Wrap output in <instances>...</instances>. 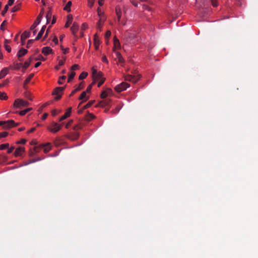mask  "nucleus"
Masks as SVG:
<instances>
[{
  "label": "nucleus",
  "instance_id": "8fccbe9b",
  "mask_svg": "<svg viewBox=\"0 0 258 258\" xmlns=\"http://www.w3.org/2000/svg\"><path fill=\"white\" fill-rule=\"evenodd\" d=\"M7 21L6 20L3 21V22L1 25V26H0L1 30H5V27H4L7 24Z\"/></svg>",
  "mask_w": 258,
  "mask_h": 258
},
{
  "label": "nucleus",
  "instance_id": "6ab92c4d",
  "mask_svg": "<svg viewBox=\"0 0 258 258\" xmlns=\"http://www.w3.org/2000/svg\"><path fill=\"white\" fill-rule=\"evenodd\" d=\"M42 148H43V151L44 153H47L51 149V146L50 143H47L45 145H42Z\"/></svg>",
  "mask_w": 258,
  "mask_h": 258
},
{
  "label": "nucleus",
  "instance_id": "1a4fd4ad",
  "mask_svg": "<svg viewBox=\"0 0 258 258\" xmlns=\"http://www.w3.org/2000/svg\"><path fill=\"white\" fill-rule=\"evenodd\" d=\"M83 87H84L83 82H82L79 84L78 86L75 89H74V90L72 91V92H71V93L70 95V97L73 96L77 92L82 89L83 88Z\"/></svg>",
  "mask_w": 258,
  "mask_h": 258
},
{
  "label": "nucleus",
  "instance_id": "13d9d810",
  "mask_svg": "<svg viewBox=\"0 0 258 258\" xmlns=\"http://www.w3.org/2000/svg\"><path fill=\"white\" fill-rule=\"evenodd\" d=\"M102 61L105 63H108V61L107 59V57L105 55H103L102 57Z\"/></svg>",
  "mask_w": 258,
  "mask_h": 258
},
{
  "label": "nucleus",
  "instance_id": "e433bc0d",
  "mask_svg": "<svg viewBox=\"0 0 258 258\" xmlns=\"http://www.w3.org/2000/svg\"><path fill=\"white\" fill-rule=\"evenodd\" d=\"M21 66V63H16L14 64V67H10V68H14V69L16 70H19L20 69V67Z\"/></svg>",
  "mask_w": 258,
  "mask_h": 258
},
{
  "label": "nucleus",
  "instance_id": "dca6fc26",
  "mask_svg": "<svg viewBox=\"0 0 258 258\" xmlns=\"http://www.w3.org/2000/svg\"><path fill=\"white\" fill-rule=\"evenodd\" d=\"M24 152V148H23V147H20L19 148H18L15 153H14V155L16 156V157H18V156H20L22 153H23Z\"/></svg>",
  "mask_w": 258,
  "mask_h": 258
},
{
  "label": "nucleus",
  "instance_id": "9b49d317",
  "mask_svg": "<svg viewBox=\"0 0 258 258\" xmlns=\"http://www.w3.org/2000/svg\"><path fill=\"white\" fill-rule=\"evenodd\" d=\"M42 52L45 55H47L49 53H51L52 52V49L50 47H44L42 48Z\"/></svg>",
  "mask_w": 258,
  "mask_h": 258
},
{
  "label": "nucleus",
  "instance_id": "5701e85b",
  "mask_svg": "<svg viewBox=\"0 0 258 258\" xmlns=\"http://www.w3.org/2000/svg\"><path fill=\"white\" fill-rule=\"evenodd\" d=\"M34 76V74H31L29 75V76H28V77L25 80V82H24V87H25V86H26V85L27 84H28L30 81H31V80L32 79V78Z\"/></svg>",
  "mask_w": 258,
  "mask_h": 258
},
{
  "label": "nucleus",
  "instance_id": "2eb2a0df",
  "mask_svg": "<svg viewBox=\"0 0 258 258\" xmlns=\"http://www.w3.org/2000/svg\"><path fill=\"white\" fill-rule=\"evenodd\" d=\"M113 41H114L113 42H114V47H113V51H115V49L116 48H120V45L119 40L116 37H114Z\"/></svg>",
  "mask_w": 258,
  "mask_h": 258
},
{
  "label": "nucleus",
  "instance_id": "c85d7f7f",
  "mask_svg": "<svg viewBox=\"0 0 258 258\" xmlns=\"http://www.w3.org/2000/svg\"><path fill=\"white\" fill-rule=\"evenodd\" d=\"M87 76H88V73L87 72H83L79 76V79L83 80V79L86 78Z\"/></svg>",
  "mask_w": 258,
  "mask_h": 258
},
{
  "label": "nucleus",
  "instance_id": "09e8293b",
  "mask_svg": "<svg viewBox=\"0 0 258 258\" xmlns=\"http://www.w3.org/2000/svg\"><path fill=\"white\" fill-rule=\"evenodd\" d=\"M103 101L104 102V104H105V106L109 105L110 103V100L108 99L103 100Z\"/></svg>",
  "mask_w": 258,
  "mask_h": 258
},
{
  "label": "nucleus",
  "instance_id": "37998d69",
  "mask_svg": "<svg viewBox=\"0 0 258 258\" xmlns=\"http://www.w3.org/2000/svg\"><path fill=\"white\" fill-rule=\"evenodd\" d=\"M97 13L100 18H102V17L104 15V13L101 12L100 8H98L97 9Z\"/></svg>",
  "mask_w": 258,
  "mask_h": 258
},
{
  "label": "nucleus",
  "instance_id": "c03bdc74",
  "mask_svg": "<svg viewBox=\"0 0 258 258\" xmlns=\"http://www.w3.org/2000/svg\"><path fill=\"white\" fill-rule=\"evenodd\" d=\"M117 106V107H116V108H115V110H112V112L113 113H118L119 112V110L120 109L121 106L120 105H118Z\"/></svg>",
  "mask_w": 258,
  "mask_h": 258
},
{
  "label": "nucleus",
  "instance_id": "9d476101",
  "mask_svg": "<svg viewBox=\"0 0 258 258\" xmlns=\"http://www.w3.org/2000/svg\"><path fill=\"white\" fill-rule=\"evenodd\" d=\"M89 99V97L86 96V92L83 91L80 96L79 98V100H82V102L80 103L79 106L81 105V103H83L85 101H86Z\"/></svg>",
  "mask_w": 258,
  "mask_h": 258
},
{
  "label": "nucleus",
  "instance_id": "412c9836",
  "mask_svg": "<svg viewBox=\"0 0 258 258\" xmlns=\"http://www.w3.org/2000/svg\"><path fill=\"white\" fill-rule=\"evenodd\" d=\"M116 53V57L118 59V62L119 63H123L124 62V59L122 57L120 52L118 51H115Z\"/></svg>",
  "mask_w": 258,
  "mask_h": 258
},
{
  "label": "nucleus",
  "instance_id": "423d86ee",
  "mask_svg": "<svg viewBox=\"0 0 258 258\" xmlns=\"http://www.w3.org/2000/svg\"><path fill=\"white\" fill-rule=\"evenodd\" d=\"M43 9H42L40 14L38 16V17L36 18V20L33 23V24L31 26L30 29L31 30H34V29L37 27V26L40 23L41 19L43 17Z\"/></svg>",
  "mask_w": 258,
  "mask_h": 258
},
{
  "label": "nucleus",
  "instance_id": "aec40b11",
  "mask_svg": "<svg viewBox=\"0 0 258 258\" xmlns=\"http://www.w3.org/2000/svg\"><path fill=\"white\" fill-rule=\"evenodd\" d=\"M111 90L110 89H108L105 91H103L100 95V97L102 99L105 98L108 95V93H110L111 92Z\"/></svg>",
  "mask_w": 258,
  "mask_h": 258
},
{
  "label": "nucleus",
  "instance_id": "f8f14e48",
  "mask_svg": "<svg viewBox=\"0 0 258 258\" xmlns=\"http://www.w3.org/2000/svg\"><path fill=\"white\" fill-rule=\"evenodd\" d=\"M9 70V68H5L1 70L0 72V79L4 78L8 74Z\"/></svg>",
  "mask_w": 258,
  "mask_h": 258
},
{
  "label": "nucleus",
  "instance_id": "f03ea898",
  "mask_svg": "<svg viewBox=\"0 0 258 258\" xmlns=\"http://www.w3.org/2000/svg\"><path fill=\"white\" fill-rule=\"evenodd\" d=\"M65 87H66V86L62 87H57L55 88V89L54 90V91H53V92L52 93V95L55 96V97L54 98V99L55 100H58L61 98V95H62V93L64 90Z\"/></svg>",
  "mask_w": 258,
  "mask_h": 258
},
{
  "label": "nucleus",
  "instance_id": "bb28decb",
  "mask_svg": "<svg viewBox=\"0 0 258 258\" xmlns=\"http://www.w3.org/2000/svg\"><path fill=\"white\" fill-rule=\"evenodd\" d=\"M66 60V57H63V60H60L58 62V65L55 66V68L56 70H58L59 69L60 66L63 65L64 63V61Z\"/></svg>",
  "mask_w": 258,
  "mask_h": 258
},
{
  "label": "nucleus",
  "instance_id": "2f4dec72",
  "mask_svg": "<svg viewBox=\"0 0 258 258\" xmlns=\"http://www.w3.org/2000/svg\"><path fill=\"white\" fill-rule=\"evenodd\" d=\"M94 118L95 116L93 114L90 113H88V114L86 116V120L88 121H90Z\"/></svg>",
  "mask_w": 258,
  "mask_h": 258
},
{
  "label": "nucleus",
  "instance_id": "c756f323",
  "mask_svg": "<svg viewBox=\"0 0 258 258\" xmlns=\"http://www.w3.org/2000/svg\"><path fill=\"white\" fill-rule=\"evenodd\" d=\"M51 16H52V13H51V11L50 10H49V11L47 12L46 16V20H47V23H48L49 22V21H50V20L51 18Z\"/></svg>",
  "mask_w": 258,
  "mask_h": 258
},
{
  "label": "nucleus",
  "instance_id": "ea45409f",
  "mask_svg": "<svg viewBox=\"0 0 258 258\" xmlns=\"http://www.w3.org/2000/svg\"><path fill=\"white\" fill-rule=\"evenodd\" d=\"M66 79V76H62L60 77L58 81V83L60 85L62 84L63 82L62 81Z\"/></svg>",
  "mask_w": 258,
  "mask_h": 258
},
{
  "label": "nucleus",
  "instance_id": "f3484780",
  "mask_svg": "<svg viewBox=\"0 0 258 258\" xmlns=\"http://www.w3.org/2000/svg\"><path fill=\"white\" fill-rule=\"evenodd\" d=\"M30 36V32L29 31H24L21 36V39L22 41H24L27 38H29Z\"/></svg>",
  "mask_w": 258,
  "mask_h": 258
},
{
  "label": "nucleus",
  "instance_id": "680f3d73",
  "mask_svg": "<svg viewBox=\"0 0 258 258\" xmlns=\"http://www.w3.org/2000/svg\"><path fill=\"white\" fill-rule=\"evenodd\" d=\"M61 49H62V51H63V53L64 54H67V53H68V52H69V49L68 48H67L63 49V48H62V46H61Z\"/></svg>",
  "mask_w": 258,
  "mask_h": 258
},
{
  "label": "nucleus",
  "instance_id": "c9c22d12",
  "mask_svg": "<svg viewBox=\"0 0 258 258\" xmlns=\"http://www.w3.org/2000/svg\"><path fill=\"white\" fill-rule=\"evenodd\" d=\"M7 98L8 97L6 93L0 92V99L6 100Z\"/></svg>",
  "mask_w": 258,
  "mask_h": 258
},
{
  "label": "nucleus",
  "instance_id": "a878e982",
  "mask_svg": "<svg viewBox=\"0 0 258 258\" xmlns=\"http://www.w3.org/2000/svg\"><path fill=\"white\" fill-rule=\"evenodd\" d=\"M141 78V76L140 75H133L132 79V82L133 83H136L137 81H138Z\"/></svg>",
  "mask_w": 258,
  "mask_h": 258
},
{
  "label": "nucleus",
  "instance_id": "603ef678",
  "mask_svg": "<svg viewBox=\"0 0 258 258\" xmlns=\"http://www.w3.org/2000/svg\"><path fill=\"white\" fill-rule=\"evenodd\" d=\"M133 75H128L125 77V80L126 81H128L130 82H132Z\"/></svg>",
  "mask_w": 258,
  "mask_h": 258
},
{
  "label": "nucleus",
  "instance_id": "72a5a7b5",
  "mask_svg": "<svg viewBox=\"0 0 258 258\" xmlns=\"http://www.w3.org/2000/svg\"><path fill=\"white\" fill-rule=\"evenodd\" d=\"M116 13L118 21L119 22L121 16V11L120 10H118L117 9H116Z\"/></svg>",
  "mask_w": 258,
  "mask_h": 258
},
{
  "label": "nucleus",
  "instance_id": "69168bd1",
  "mask_svg": "<svg viewBox=\"0 0 258 258\" xmlns=\"http://www.w3.org/2000/svg\"><path fill=\"white\" fill-rule=\"evenodd\" d=\"M14 149H15V148L14 147H12L11 148H9L8 150V154L11 153L13 151Z\"/></svg>",
  "mask_w": 258,
  "mask_h": 258
},
{
  "label": "nucleus",
  "instance_id": "393cba45",
  "mask_svg": "<svg viewBox=\"0 0 258 258\" xmlns=\"http://www.w3.org/2000/svg\"><path fill=\"white\" fill-rule=\"evenodd\" d=\"M71 6H72V2L71 1L68 2L63 9L64 10L67 11L68 12H71Z\"/></svg>",
  "mask_w": 258,
  "mask_h": 258
},
{
  "label": "nucleus",
  "instance_id": "7c9ffc66",
  "mask_svg": "<svg viewBox=\"0 0 258 258\" xmlns=\"http://www.w3.org/2000/svg\"><path fill=\"white\" fill-rule=\"evenodd\" d=\"M75 75H76L75 72H72L69 76L68 82H69V83L74 78Z\"/></svg>",
  "mask_w": 258,
  "mask_h": 258
},
{
  "label": "nucleus",
  "instance_id": "052dcab7",
  "mask_svg": "<svg viewBox=\"0 0 258 258\" xmlns=\"http://www.w3.org/2000/svg\"><path fill=\"white\" fill-rule=\"evenodd\" d=\"M110 35H111V32L110 31H107L105 34L106 38H108L110 36Z\"/></svg>",
  "mask_w": 258,
  "mask_h": 258
},
{
  "label": "nucleus",
  "instance_id": "79ce46f5",
  "mask_svg": "<svg viewBox=\"0 0 258 258\" xmlns=\"http://www.w3.org/2000/svg\"><path fill=\"white\" fill-rule=\"evenodd\" d=\"M8 135V133L7 132H4L0 133V139L2 138H5Z\"/></svg>",
  "mask_w": 258,
  "mask_h": 258
},
{
  "label": "nucleus",
  "instance_id": "de8ad7c7",
  "mask_svg": "<svg viewBox=\"0 0 258 258\" xmlns=\"http://www.w3.org/2000/svg\"><path fill=\"white\" fill-rule=\"evenodd\" d=\"M79 66L78 64H75L71 67L72 72H74V71L79 69Z\"/></svg>",
  "mask_w": 258,
  "mask_h": 258
},
{
  "label": "nucleus",
  "instance_id": "39448f33",
  "mask_svg": "<svg viewBox=\"0 0 258 258\" xmlns=\"http://www.w3.org/2000/svg\"><path fill=\"white\" fill-rule=\"evenodd\" d=\"M129 86L130 85L128 84L125 82H122L120 84L116 86L114 88V89L116 92H120L126 90Z\"/></svg>",
  "mask_w": 258,
  "mask_h": 258
},
{
  "label": "nucleus",
  "instance_id": "4be33fe9",
  "mask_svg": "<svg viewBox=\"0 0 258 258\" xmlns=\"http://www.w3.org/2000/svg\"><path fill=\"white\" fill-rule=\"evenodd\" d=\"M33 57H30L28 60L25 61L24 64L23 65V69H27L30 66L31 61L33 60Z\"/></svg>",
  "mask_w": 258,
  "mask_h": 258
},
{
  "label": "nucleus",
  "instance_id": "bf43d9fd",
  "mask_svg": "<svg viewBox=\"0 0 258 258\" xmlns=\"http://www.w3.org/2000/svg\"><path fill=\"white\" fill-rule=\"evenodd\" d=\"M19 9V8L18 7L15 6L11 9V12L12 13H14V12H17Z\"/></svg>",
  "mask_w": 258,
  "mask_h": 258
},
{
  "label": "nucleus",
  "instance_id": "4d7b16f0",
  "mask_svg": "<svg viewBox=\"0 0 258 258\" xmlns=\"http://www.w3.org/2000/svg\"><path fill=\"white\" fill-rule=\"evenodd\" d=\"M211 2L213 7H216L218 6L217 0H211Z\"/></svg>",
  "mask_w": 258,
  "mask_h": 258
},
{
  "label": "nucleus",
  "instance_id": "a211bd4d",
  "mask_svg": "<svg viewBox=\"0 0 258 258\" xmlns=\"http://www.w3.org/2000/svg\"><path fill=\"white\" fill-rule=\"evenodd\" d=\"M73 21V16L71 15H69L67 17V21L65 24V27L66 28L69 27L71 23H72Z\"/></svg>",
  "mask_w": 258,
  "mask_h": 258
},
{
  "label": "nucleus",
  "instance_id": "20e7f679",
  "mask_svg": "<svg viewBox=\"0 0 258 258\" xmlns=\"http://www.w3.org/2000/svg\"><path fill=\"white\" fill-rule=\"evenodd\" d=\"M92 71L93 78L95 81L102 80V78H104L103 77V74L101 72H97V70L94 68H92Z\"/></svg>",
  "mask_w": 258,
  "mask_h": 258
},
{
  "label": "nucleus",
  "instance_id": "f257e3e1",
  "mask_svg": "<svg viewBox=\"0 0 258 258\" xmlns=\"http://www.w3.org/2000/svg\"><path fill=\"white\" fill-rule=\"evenodd\" d=\"M29 105L28 101L20 99H16L14 103V107L21 109L24 107L27 106Z\"/></svg>",
  "mask_w": 258,
  "mask_h": 258
},
{
  "label": "nucleus",
  "instance_id": "473e14b6",
  "mask_svg": "<svg viewBox=\"0 0 258 258\" xmlns=\"http://www.w3.org/2000/svg\"><path fill=\"white\" fill-rule=\"evenodd\" d=\"M94 102V100L90 101L89 102H88V103L86 105H85V106H83V109H86V108L90 107L91 106H92L93 105Z\"/></svg>",
  "mask_w": 258,
  "mask_h": 258
},
{
  "label": "nucleus",
  "instance_id": "4468645a",
  "mask_svg": "<svg viewBox=\"0 0 258 258\" xmlns=\"http://www.w3.org/2000/svg\"><path fill=\"white\" fill-rule=\"evenodd\" d=\"M45 29H46V26L45 25H44L43 26H42L41 29L40 30V31H39V32L38 33L37 36L36 37L35 40H38L39 39H40L42 35L43 34L45 30Z\"/></svg>",
  "mask_w": 258,
  "mask_h": 258
},
{
  "label": "nucleus",
  "instance_id": "338daca9",
  "mask_svg": "<svg viewBox=\"0 0 258 258\" xmlns=\"http://www.w3.org/2000/svg\"><path fill=\"white\" fill-rule=\"evenodd\" d=\"M14 1L15 0H9L7 5L9 6H12L13 4Z\"/></svg>",
  "mask_w": 258,
  "mask_h": 258
},
{
  "label": "nucleus",
  "instance_id": "864d4df0",
  "mask_svg": "<svg viewBox=\"0 0 258 258\" xmlns=\"http://www.w3.org/2000/svg\"><path fill=\"white\" fill-rule=\"evenodd\" d=\"M105 81V78H102V80H100L99 82L98 83V87H100Z\"/></svg>",
  "mask_w": 258,
  "mask_h": 258
},
{
  "label": "nucleus",
  "instance_id": "ddd939ff",
  "mask_svg": "<svg viewBox=\"0 0 258 258\" xmlns=\"http://www.w3.org/2000/svg\"><path fill=\"white\" fill-rule=\"evenodd\" d=\"M79 29V25L76 23L74 22L73 24V26L71 28V30L73 34L75 35H76L77 32L78 31Z\"/></svg>",
  "mask_w": 258,
  "mask_h": 258
},
{
  "label": "nucleus",
  "instance_id": "a19ab883",
  "mask_svg": "<svg viewBox=\"0 0 258 258\" xmlns=\"http://www.w3.org/2000/svg\"><path fill=\"white\" fill-rule=\"evenodd\" d=\"M9 6L6 5L5 7V8L3 10V11L2 12V15L3 16H4L5 15V14L7 13V12L8 11V9H9Z\"/></svg>",
  "mask_w": 258,
  "mask_h": 258
},
{
  "label": "nucleus",
  "instance_id": "0eeeda50",
  "mask_svg": "<svg viewBox=\"0 0 258 258\" xmlns=\"http://www.w3.org/2000/svg\"><path fill=\"white\" fill-rule=\"evenodd\" d=\"M14 123L13 120H9L6 121H0V126L3 125L4 129H9V127Z\"/></svg>",
  "mask_w": 258,
  "mask_h": 258
},
{
  "label": "nucleus",
  "instance_id": "774afa93",
  "mask_svg": "<svg viewBox=\"0 0 258 258\" xmlns=\"http://www.w3.org/2000/svg\"><path fill=\"white\" fill-rule=\"evenodd\" d=\"M48 114L47 113H45L43 115V116H42V120H45V119H46V118L47 117V116H48Z\"/></svg>",
  "mask_w": 258,
  "mask_h": 258
},
{
  "label": "nucleus",
  "instance_id": "0e129e2a",
  "mask_svg": "<svg viewBox=\"0 0 258 258\" xmlns=\"http://www.w3.org/2000/svg\"><path fill=\"white\" fill-rule=\"evenodd\" d=\"M104 102L103 101V100L100 101L99 102V105L101 107H105V104H104Z\"/></svg>",
  "mask_w": 258,
  "mask_h": 258
},
{
  "label": "nucleus",
  "instance_id": "7ed1b4c3",
  "mask_svg": "<svg viewBox=\"0 0 258 258\" xmlns=\"http://www.w3.org/2000/svg\"><path fill=\"white\" fill-rule=\"evenodd\" d=\"M61 128V124H59L54 121H52L47 128L50 132L53 133H56L58 132Z\"/></svg>",
  "mask_w": 258,
  "mask_h": 258
},
{
  "label": "nucleus",
  "instance_id": "58836bf2",
  "mask_svg": "<svg viewBox=\"0 0 258 258\" xmlns=\"http://www.w3.org/2000/svg\"><path fill=\"white\" fill-rule=\"evenodd\" d=\"M95 82L94 81L92 83V84H91L90 85H89L88 86V87H87V88L86 89V93L87 92H90V91H91V90L92 89V86L95 84Z\"/></svg>",
  "mask_w": 258,
  "mask_h": 258
},
{
  "label": "nucleus",
  "instance_id": "f704fd0d",
  "mask_svg": "<svg viewBox=\"0 0 258 258\" xmlns=\"http://www.w3.org/2000/svg\"><path fill=\"white\" fill-rule=\"evenodd\" d=\"M70 116L69 113H65V114L62 115L61 117H60L59 119V121H61L64 119H66L67 118L69 117Z\"/></svg>",
  "mask_w": 258,
  "mask_h": 258
},
{
  "label": "nucleus",
  "instance_id": "a18cd8bd",
  "mask_svg": "<svg viewBox=\"0 0 258 258\" xmlns=\"http://www.w3.org/2000/svg\"><path fill=\"white\" fill-rule=\"evenodd\" d=\"M35 40V39L29 40L27 42V47L29 48L30 46V45L34 42Z\"/></svg>",
  "mask_w": 258,
  "mask_h": 258
},
{
  "label": "nucleus",
  "instance_id": "6e6552de",
  "mask_svg": "<svg viewBox=\"0 0 258 258\" xmlns=\"http://www.w3.org/2000/svg\"><path fill=\"white\" fill-rule=\"evenodd\" d=\"M28 52V50L25 48H21L17 53V56L21 61V57L24 56Z\"/></svg>",
  "mask_w": 258,
  "mask_h": 258
},
{
  "label": "nucleus",
  "instance_id": "5fc2aeb1",
  "mask_svg": "<svg viewBox=\"0 0 258 258\" xmlns=\"http://www.w3.org/2000/svg\"><path fill=\"white\" fill-rule=\"evenodd\" d=\"M60 111H61L60 110L57 111V110L56 109H53L51 111V114L53 116H55L58 113L60 112Z\"/></svg>",
  "mask_w": 258,
  "mask_h": 258
},
{
  "label": "nucleus",
  "instance_id": "e2e57ef3",
  "mask_svg": "<svg viewBox=\"0 0 258 258\" xmlns=\"http://www.w3.org/2000/svg\"><path fill=\"white\" fill-rule=\"evenodd\" d=\"M132 4L135 7H138V3L135 0H131Z\"/></svg>",
  "mask_w": 258,
  "mask_h": 258
},
{
  "label": "nucleus",
  "instance_id": "b1692460",
  "mask_svg": "<svg viewBox=\"0 0 258 258\" xmlns=\"http://www.w3.org/2000/svg\"><path fill=\"white\" fill-rule=\"evenodd\" d=\"M94 45H95V49H98L99 48V45L100 44V43H99V40L97 38L96 34H95L94 35Z\"/></svg>",
  "mask_w": 258,
  "mask_h": 258
},
{
  "label": "nucleus",
  "instance_id": "4c0bfd02",
  "mask_svg": "<svg viewBox=\"0 0 258 258\" xmlns=\"http://www.w3.org/2000/svg\"><path fill=\"white\" fill-rule=\"evenodd\" d=\"M9 147V144L8 143L2 144L0 145V150H4L5 149L8 148Z\"/></svg>",
  "mask_w": 258,
  "mask_h": 258
},
{
  "label": "nucleus",
  "instance_id": "6e6d98bb",
  "mask_svg": "<svg viewBox=\"0 0 258 258\" xmlns=\"http://www.w3.org/2000/svg\"><path fill=\"white\" fill-rule=\"evenodd\" d=\"M73 120H70L66 124V127L67 128H69L72 124L73 123Z\"/></svg>",
  "mask_w": 258,
  "mask_h": 258
},
{
  "label": "nucleus",
  "instance_id": "3c124183",
  "mask_svg": "<svg viewBox=\"0 0 258 258\" xmlns=\"http://www.w3.org/2000/svg\"><path fill=\"white\" fill-rule=\"evenodd\" d=\"M4 46H5V48H6V50L8 52H10L11 51V48L10 47V46L8 45V44H4Z\"/></svg>",
  "mask_w": 258,
  "mask_h": 258
},
{
  "label": "nucleus",
  "instance_id": "cd10ccee",
  "mask_svg": "<svg viewBox=\"0 0 258 258\" xmlns=\"http://www.w3.org/2000/svg\"><path fill=\"white\" fill-rule=\"evenodd\" d=\"M102 22V18H100L99 20L97 23V28L99 30V31H101L102 30V26L103 25Z\"/></svg>",
  "mask_w": 258,
  "mask_h": 258
},
{
  "label": "nucleus",
  "instance_id": "49530a36",
  "mask_svg": "<svg viewBox=\"0 0 258 258\" xmlns=\"http://www.w3.org/2000/svg\"><path fill=\"white\" fill-rule=\"evenodd\" d=\"M16 113H19V114L20 115L23 116L27 113V110H26V109H25V110H22L20 112L16 111Z\"/></svg>",
  "mask_w": 258,
  "mask_h": 258
}]
</instances>
